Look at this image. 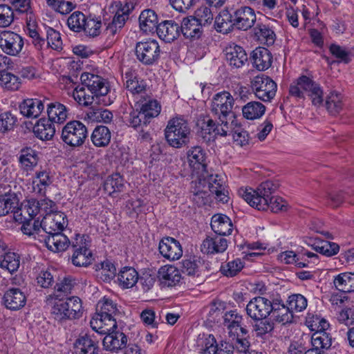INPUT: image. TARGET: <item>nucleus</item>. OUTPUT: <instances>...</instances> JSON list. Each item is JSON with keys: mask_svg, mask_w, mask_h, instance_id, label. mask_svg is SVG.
<instances>
[{"mask_svg": "<svg viewBox=\"0 0 354 354\" xmlns=\"http://www.w3.org/2000/svg\"><path fill=\"white\" fill-rule=\"evenodd\" d=\"M158 23V15L154 10L147 9L141 12L139 16V26L143 32H153L157 29Z\"/></svg>", "mask_w": 354, "mask_h": 354, "instance_id": "33", "label": "nucleus"}, {"mask_svg": "<svg viewBox=\"0 0 354 354\" xmlns=\"http://www.w3.org/2000/svg\"><path fill=\"white\" fill-rule=\"evenodd\" d=\"M195 347L198 354H216L217 351L216 339L211 334H199Z\"/></svg>", "mask_w": 354, "mask_h": 354, "instance_id": "28", "label": "nucleus"}, {"mask_svg": "<svg viewBox=\"0 0 354 354\" xmlns=\"http://www.w3.org/2000/svg\"><path fill=\"white\" fill-rule=\"evenodd\" d=\"M272 302L264 297H255L246 305L245 311L247 315L253 321L266 319L271 315Z\"/></svg>", "mask_w": 354, "mask_h": 354, "instance_id": "8", "label": "nucleus"}, {"mask_svg": "<svg viewBox=\"0 0 354 354\" xmlns=\"http://www.w3.org/2000/svg\"><path fill=\"white\" fill-rule=\"evenodd\" d=\"M326 107L331 115L338 114L344 107L343 96L337 91H331L326 99Z\"/></svg>", "mask_w": 354, "mask_h": 354, "instance_id": "47", "label": "nucleus"}, {"mask_svg": "<svg viewBox=\"0 0 354 354\" xmlns=\"http://www.w3.org/2000/svg\"><path fill=\"white\" fill-rule=\"evenodd\" d=\"M53 122L46 118L39 119L33 127L35 136L41 140H50L55 133Z\"/></svg>", "mask_w": 354, "mask_h": 354, "instance_id": "35", "label": "nucleus"}, {"mask_svg": "<svg viewBox=\"0 0 354 354\" xmlns=\"http://www.w3.org/2000/svg\"><path fill=\"white\" fill-rule=\"evenodd\" d=\"M266 112V106L259 102L252 101L247 103L242 108L243 116L250 120L261 118Z\"/></svg>", "mask_w": 354, "mask_h": 354, "instance_id": "42", "label": "nucleus"}, {"mask_svg": "<svg viewBox=\"0 0 354 354\" xmlns=\"http://www.w3.org/2000/svg\"><path fill=\"white\" fill-rule=\"evenodd\" d=\"M97 272L103 281H109L115 276L116 268L111 262L104 261L100 264V268H98Z\"/></svg>", "mask_w": 354, "mask_h": 354, "instance_id": "62", "label": "nucleus"}, {"mask_svg": "<svg viewBox=\"0 0 354 354\" xmlns=\"http://www.w3.org/2000/svg\"><path fill=\"white\" fill-rule=\"evenodd\" d=\"M73 253L71 260L74 266L86 267L91 263L93 260L92 252L82 238L80 241H78V239L76 240V243L73 244Z\"/></svg>", "mask_w": 354, "mask_h": 354, "instance_id": "16", "label": "nucleus"}, {"mask_svg": "<svg viewBox=\"0 0 354 354\" xmlns=\"http://www.w3.org/2000/svg\"><path fill=\"white\" fill-rule=\"evenodd\" d=\"M334 285L341 292H354V273L343 272L338 274L334 279Z\"/></svg>", "mask_w": 354, "mask_h": 354, "instance_id": "44", "label": "nucleus"}, {"mask_svg": "<svg viewBox=\"0 0 354 354\" xmlns=\"http://www.w3.org/2000/svg\"><path fill=\"white\" fill-rule=\"evenodd\" d=\"M23 46V39L18 34L6 30L0 32V48L7 55H17Z\"/></svg>", "mask_w": 354, "mask_h": 354, "instance_id": "12", "label": "nucleus"}, {"mask_svg": "<svg viewBox=\"0 0 354 354\" xmlns=\"http://www.w3.org/2000/svg\"><path fill=\"white\" fill-rule=\"evenodd\" d=\"M208 184L210 192L215 195L217 201L223 203L228 201L229 197L225 183L218 175H211L208 180Z\"/></svg>", "mask_w": 354, "mask_h": 354, "instance_id": "34", "label": "nucleus"}, {"mask_svg": "<svg viewBox=\"0 0 354 354\" xmlns=\"http://www.w3.org/2000/svg\"><path fill=\"white\" fill-rule=\"evenodd\" d=\"M42 240L46 247L54 252L66 250L71 243L68 237L61 232L45 234Z\"/></svg>", "mask_w": 354, "mask_h": 354, "instance_id": "21", "label": "nucleus"}, {"mask_svg": "<svg viewBox=\"0 0 354 354\" xmlns=\"http://www.w3.org/2000/svg\"><path fill=\"white\" fill-rule=\"evenodd\" d=\"M202 25L193 17L184 18L180 30L187 38L198 39L202 34Z\"/></svg>", "mask_w": 354, "mask_h": 354, "instance_id": "36", "label": "nucleus"}, {"mask_svg": "<svg viewBox=\"0 0 354 354\" xmlns=\"http://www.w3.org/2000/svg\"><path fill=\"white\" fill-rule=\"evenodd\" d=\"M124 187V179L118 173L109 176L104 183V189L110 196L122 192Z\"/></svg>", "mask_w": 354, "mask_h": 354, "instance_id": "49", "label": "nucleus"}, {"mask_svg": "<svg viewBox=\"0 0 354 354\" xmlns=\"http://www.w3.org/2000/svg\"><path fill=\"white\" fill-rule=\"evenodd\" d=\"M20 266V257L12 252H6L0 257V268L10 273L17 271Z\"/></svg>", "mask_w": 354, "mask_h": 354, "instance_id": "46", "label": "nucleus"}, {"mask_svg": "<svg viewBox=\"0 0 354 354\" xmlns=\"http://www.w3.org/2000/svg\"><path fill=\"white\" fill-rule=\"evenodd\" d=\"M52 183L49 172L41 170L35 173L32 181V191L41 196L46 193V188Z\"/></svg>", "mask_w": 354, "mask_h": 354, "instance_id": "38", "label": "nucleus"}, {"mask_svg": "<svg viewBox=\"0 0 354 354\" xmlns=\"http://www.w3.org/2000/svg\"><path fill=\"white\" fill-rule=\"evenodd\" d=\"M95 95L88 93L86 91V89L83 86H77L73 91V97L74 100L80 104L82 106H89L93 104L94 101Z\"/></svg>", "mask_w": 354, "mask_h": 354, "instance_id": "56", "label": "nucleus"}, {"mask_svg": "<svg viewBox=\"0 0 354 354\" xmlns=\"http://www.w3.org/2000/svg\"><path fill=\"white\" fill-rule=\"evenodd\" d=\"M115 330L113 329L106 334L103 339V346L106 350L115 351L124 348L127 345V336L122 332Z\"/></svg>", "mask_w": 354, "mask_h": 354, "instance_id": "25", "label": "nucleus"}, {"mask_svg": "<svg viewBox=\"0 0 354 354\" xmlns=\"http://www.w3.org/2000/svg\"><path fill=\"white\" fill-rule=\"evenodd\" d=\"M156 32L160 39L171 42L179 36L180 26L174 21H165L158 24Z\"/></svg>", "mask_w": 354, "mask_h": 354, "instance_id": "26", "label": "nucleus"}, {"mask_svg": "<svg viewBox=\"0 0 354 354\" xmlns=\"http://www.w3.org/2000/svg\"><path fill=\"white\" fill-rule=\"evenodd\" d=\"M17 205L16 197L10 195L0 196V216L9 214L16 208Z\"/></svg>", "mask_w": 354, "mask_h": 354, "instance_id": "61", "label": "nucleus"}, {"mask_svg": "<svg viewBox=\"0 0 354 354\" xmlns=\"http://www.w3.org/2000/svg\"><path fill=\"white\" fill-rule=\"evenodd\" d=\"M46 99L27 98L19 105L21 115L28 118H37L44 111V102Z\"/></svg>", "mask_w": 354, "mask_h": 354, "instance_id": "19", "label": "nucleus"}, {"mask_svg": "<svg viewBox=\"0 0 354 354\" xmlns=\"http://www.w3.org/2000/svg\"><path fill=\"white\" fill-rule=\"evenodd\" d=\"M255 34L259 41L268 46L272 45L276 39V35L273 30L264 24L258 25Z\"/></svg>", "mask_w": 354, "mask_h": 354, "instance_id": "54", "label": "nucleus"}, {"mask_svg": "<svg viewBox=\"0 0 354 354\" xmlns=\"http://www.w3.org/2000/svg\"><path fill=\"white\" fill-rule=\"evenodd\" d=\"M92 329L100 334L106 335L113 329H117L118 326L114 318H106L99 315H94L90 321Z\"/></svg>", "mask_w": 354, "mask_h": 354, "instance_id": "29", "label": "nucleus"}, {"mask_svg": "<svg viewBox=\"0 0 354 354\" xmlns=\"http://www.w3.org/2000/svg\"><path fill=\"white\" fill-rule=\"evenodd\" d=\"M22 224L21 231L24 234L32 236L34 239L43 241L42 239L45 234L43 233L41 222L39 220L32 223V220L28 219Z\"/></svg>", "mask_w": 354, "mask_h": 354, "instance_id": "50", "label": "nucleus"}, {"mask_svg": "<svg viewBox=\"0 0 354 354\" xmlns=\"http://www.w3.org/2000/svg\"><path fill=\"white\" fill-rule=\"evenodd\" d=\"M234 99L227 91H222L216 93L212 100L211 111L218 120L225 124H229L228 118L233 115V106Z\"/></svg>", "mask_w": 354, "mask_h": 354, "instance_id": "4", "label": "nucleus"}, {"mask_svg": "<svg viewBox=\"0 0 354 354\" xmlns=\"http://www.w3.org/2000/svg\"><path fill=\"white\" fill-rule=\"evenodd\" d=\"M140 111L145 118H152L160 114L161 106L157 100H149L142 105Z\"/></svg>", "mask_w": 354, "mask_h": 354, "instance_id": "57", "label": "nucleus"}, {"mask_svg": "<svg viewBox=\"0 0 354 354\" xmlns=\"http://www.w3.org/2000/svg\"><path fill=\"white\" fill-rule=\"evenodd\" d=\"M272 308L273 310H272L271 315L276 322L283 324L292 322V313L288 306L279 302H272Z\"/></svg>", "mask_w": 354, "mask_h": 354, "instance_id": "45", "label": "nucleus"}, {"mask_svg": "<svg viewBox=\"0 0 354 354\" xmlns=\"http://www.w3.org/2000/svg\"><path fill=\"white\" fill-rule=\"evenodd\" d=\"M118 311L117 304L111 299L104 297L97 304L95 315L106 318H114Z\"/></svg>", "mask_w": 354, "mask_h": 354, "instance_id": "48", "label": "nucleus"}, {"mask_svg": "<svg viewBox=\"0 0 354 354\" xmlns=\"http://www.w3.org/2000/svg\"><path fill=\"white\" fill-rule=\"evenodd\" d=\"M315 82L310 77L303 75L296 82H293L289 89L290 94L292 96L303 98L304 94H307Z\"/></svg>", "mask_w": 354, "mask_h": 354, "instance_id": "39", "label": "nucleus"}, {"mask_svg": "<svg viewBox=\"0 0 354 354\" xmlns=\"http://www.w3.org/2000/svg\"><path fill=\"white\" fill-rule=\"evenodd\" d=\"M40 222L44 234L62 232L68 225L66 216L62 212L44 215Z\"/></svg>", "mask_w": 354, "mask_h": 354, "instance_id": "11", "label": "nucleus"}, {"mask_svg": "<svg viewBox=\"0 0 354 354\" xmlns=\"http://www.w3.org/2000/svg\"><path fill=\"white\" fill-rule=\"evenodd\" d=\"M17 122V117L10 112L0 114V131L4 133L11 130Z\"/></svg>", "mask_w": 354, "mask_h": 354, "instance_id": "64", "label": "nucleus"}, {"mask_svg": "<svg viewBox=\"0 0 354 354\" xmlns=\"http://www.w3.org/2000/svg\"><path fill=\"white\" fill-rule=\"evenodd\" d=\"M75 354H99L98 343L90 335H84L79 337L74 343Z\"/></svg>", "mask_w": 354, "mask_h": 354, "instance_id": "23", "label": "nucleus"}, {"mask_svg": "<svg viewBox=\"0 0 354 354\" xmlns=\"http://www.w3.org/2000/svg\"><path fill=\"white\" fill-rule=\"evenodd\" d=\"M244 265L240 259H236L229 261L226 265L221 267V271L227 277L235 276L243 268Z\"/></svg>", "mask_w": 354, "mask_h": 354, "instance_id": "63", "label": "nucleus"}, {"mask_svg": "<svg viewBox=\"0 0 354 354\" xmlns=\"http://www.w3.org/2000/svg\"><path fill=\"white\" fill-rule=\"evenodd\" d=\"M87 129L80 121H70L66 124L62 131L61 138L67 145L77 147L82 145L87 138Z\"/></svg>", "mask_w": 354, "mask_h": 354, "instance_id": "5", "label": "nucleus"}, {"mask_svg": "<svg viewBox=\"0 0 354 354\" xmlns=\"http://www.w3.org/2000/svg\"><path fill=\"white\" fill-rule=\"evenodd\" d=\"M250 86L255 96L263 101L270 102L276 95L277 86L270 77L264 75L254 77Z\"/></svg>", "mask_w": 354, "mask_h": 354, "instance_id": "7", "label": "nucleus"}, {"mask_svg": "<svg viewBox=\"0 0 354 354\" xmlns=\"http://www.w3.org/2000/svg\"><path fill=\"white\" fill-rule=\"evenodd\" d=\"M256 21V14L250 7L243 6L234 12V23L238 29L247 30Z\"/></svg>", "mask_w": 354, "mask_h": 354, "instance_id": "20", "label": "nucleus"}, {"mask_svg": "<svg viewBox=\"0 0 354 354\" xmlns=\"http://www.w3.org/2000/svg\"><path fill=\"white\" fill-rule=\"evenodd\" d=\"M225 58L229 64L236 68L242 67L248 61L245 50L235 44L230 45L225 48Z\"/></svg>", "mask_w": 354, "mask_h": 354, "instance_id": "22", "label": "nucleus"}, {"mask_svg": "<svg viewBox=\"0 0 354 354\" xmlns=\"http://www.w3.org/2000/svg\"><path fill=\"white\" fill-rule=\"evenodd\" d=\"M21 82L20 78L6 71H0V86L8 91H15L19 89Z\"/></svg>", "mask_w": 354, "mask_h": 354, "instance_id": "43", "label": "nucleus"}, {"mask_svg": "<svg viewBox=\"0 0 354 354\" xmlns=\"http://www.w3.org/2000/svg\"><path fill=\"white\" fill-rule=\"evenodd\" d=\"M158 278L164 287H176L182 282L180 270L173 265L161 266L158 271Z\"/></svg>", "mask_w": 354, "mask_h": 354, "instance_id": "15", "label": "nucleus"}, {"mask_svg": "<svg viewBox=\"0 0 354 354\" xmlns=\"http://www.w3.org/2000/svg\"><path fill=\"white\" fill-rule=\"evenodd\" d=\"M160 254L166 259L174 261L183 256V248L180 242L172 237H165L159 243Z\"/></svg>", "mask_w": 354, "mask_h": 354, "instance_id": "14", "label": "nucleus"}, {"mask_svg": "<svg viewBox=\"0 0 354 354\" xmlns=\"http://www.w3.org/2000/svg\"><path fill=\"white\" fill-rule=\"evenodd\" d=\"M277 185L271 180L261 183L257 189L241 188L239 194L252 207L267 210Z\"/></svg>", "mask_w": 354, "mask_h": 354, "instance_id": "1", "label": "nucleus"}, {"mask_svg": "<svg viewBox=\"0 0 354 354\" xmlns=\"http://www.w3.org/2000/svg\"><path fill=\"white\" fill-rule=\"evenodd\" d=\"M306 323L310 330L315 331V333L327 330L330 327L328 321L317 315L308 314L306 317Z\"/></svg>", "mask_w": 354, "mask_h": 354, "instance_id": "52", "label": "nucleus"}, {"mask_svg": "<svg viewBox=\"0 0 354 354\" xmlns=\"http://www.w3.org/2000/svg\"><path fill=\"white\" fill-rule=\"evenodd\" d=\"M227 248V241L226 239L215 236L214 237L208 236L201 245V251L206 254H215L223 252Z\"/></svg>", "mask_w": 354, "mask_h": 354, "instance_id": "31", "label": "nucleus"}, {"mask_svg": "<svg viewBox=\"0 0 354 354\" xmlns=\"http://www.w3.org/2000/svg\"><path fill=\"white\" fill-rule=\"evenodd\" d=\"M86 16L80 11L73 12L67 19V25L70 30L80 32L85 26Z\"/></svg>", "mask_w": 354, "mask_h": 354, "instance_id": "55", "label": "nucleus"}, {"mask_svg": "<svg viewBox=\"0 0 354 354\" xmlns=\"http://www.w3.org/2000/svg\"><path fill=\"white\" fill-rule=\"evenodd\" d=\"M139 275L138 272L132 267H124L118 274V282L123 288H133L138 282Z\"/></svg>", "mask_w": 354, "mask_h": 354, "instance_id": "37", "label": "nucleus"}, {"mask_svg": "<svg viewBox=\"0 0 354 354\" xmlns=\"http://www.w3.org/2000/svg\"><path fill=\"white\" fill-rule=\"evenodd\" d=\"M73 287V283L71 278L65 277L60 282L57 283L55 286V291L53 295H50L48 300L50 301L51 297H58L62 296V294L67 295L71 293Z\"/></svg>", "mask_w": 354, "mask_h": 354, "instance_id": "59", "label": "nucleus"}, {"mask_svg": "<svg viewBox=\"0 0 354 354\" xmlns=\"http://www.w3.org/2000/svg\"><path fill=\"white\" fill-rule=\"evenodd\" d=\"M91 139L92 143L97 147H107L111 139V131L105 126H97L93 131Z\"/></svg>", "mask_w": 354, "mask_h": 354, "instance_id": "40", "label": "nucleus"}, {"mask_svg": "<svg viewBox=\"0 0 354 354\" xmlns=\"http://www.w3.org/2000/svg\"><path fill=\"white\" fill-rule=\"evenodd\" d=\"M223 324L230 337L237 336L239 333L246 335L248 330L241 326L243 316L235 310H230L223 315Z\"/></svg>", "mask_w": 354, "mask_h": 354, "instance_id": "18", "label": "nucleus"}, {"mask_svg": "<svg viewBox=\"0 0 354 354\" xmlns=\"http://www.w3.org/2000/svg\"><path fill=\"white\" fill-rule=\"evenodd\" d=\"M3 301L7 308L16 310L26 304V297L19 288H10L4 294Z\"/></svg>", "mask_w": 354, "mask_h": 354, "instance_id": "24", "label": "nucleus"}, {"mask_svg": "<svg viewBox=\"0 0 354 354\" xmlns=\"http://www.w3.org/2000/svg\"><path fill=\"white\" fill-rule=\"evenodd\" d=\"M190 127L184 118L176 117L170 119L165 129L167 143L176 149L182 148L189 141Z\"/></svg>", "mask_w": 354, "mask_h": 354, "instance_id": "3", "label": "nucleus"}, {"mask_svg": "<svg viewBox=\"0 0 354 354\" xmlns=\"http://www.w3.org/2000/svg\"><path fill=\"white\" fill-rule=\"evenodd\" d=\"M46 40L48 46L53 50L62 49V40L60 33L50 27L46 28Z\"/></svg>", "mask_w": 354, "mask_h": 354, "instance_id": "60", "label": "nucleus"}, {"mask_svg": "<svg viewBox=\"0 0 354 354\" xmlns=\"http://www.w3.org/2000/svg\"><path fill=\"white\" fill-rule=\"evenodd\" d=\"M315 250L326 257H332L338 253L339 247L333 242L315 239L313 245Z\"/></svg>", "mask_w": 354, "mask_h": 354, "instance_id": "51", "label": "nucleus"}, {"mask_svg": "<svg viewBox=\"0 0 354 354\" xmlns=\"http://www.w3.org/2000/svg\"><path fill=\"white\" fill-rule=\"evenodd\" d=\"M186 159L194 173L198 174L206 170V153L201 147H188L186 151Z\"/></svg>", "mask_w": 354, "mask_h": 354, "instance_id": "13", "label": "nucleus"}, {"mask_svg": "<svg viewBox=\"0 0 354 354\" xmlns=\"http://www.w3.org/2000/svg\"><path fill=\"white\" fill-rule=\"evenodd\" d=\"M160 46L155 39L137 43L136 55L139 61L145 64L150 65L154 63L160 57Z\"/></svg>", "mask_w": 354, "mask_h": 354, "instance_id": "9", "label": "nucleus"}, {"mask_svg": "<svg viewBox=\"0 0 354 354\" xmlns=\"http://www.w3.org/2000/svg\"><path fill=\"white\" fill-rule=\"evenodd\" d=\"M38 152L30 148L26 147L21 149L18 156L19 167L26 176L32 172L39 162Z\"/></svg>", "mask_w": 354, "mask_h": 354, "instance_id": "17", "label": "nucleus"}, {"mask_svg": "<svg viewBox=\"0 0 354 354\" xmlns=\"http://www.w3.org/2000/svg\"><path fill=\"white\" fill-rule=\"evenodd\" d=\"M51 314L58 322L80 319L83 314L82 300L75 296L66 299L51 297Z\"/></svg>", "mask_w": 354, "mask_h": 354, "instance_id": "2", "label": "nucleus"}, {"mask_svg": "<svg viewBox=\"0 0 354 354\" xmlns=\"http://www.w3.org/2000/svg\"><path fill=\"white\" fill-rule=\"evenodd\" d=\"M235 26L234 16L227 10H223L219 12L215 19V28L218 32L226 34Z\"/></svg>", "mask_w": 354, "mask_h": 354, "instance_id": "41", "label": "nucleus"}, {"mask_svg": "<svg viewBox=\"0 0 354 354\" xmlns=\"http://www.w3.org/2000/svg\"><path fill=\"white\" fill-rule=\"evenodd\" d=\"M198 133L206 141L218 136H226L230 131L229 124L218 121L217 124L209 116L201 117L196 123Z\"/></svg>", "mask_w": 354, "mask_h": 354, "instance_id": "6", "label": "nucleus"}, {"mask_svg": "<svg viewBox=\"0 0 354 354\" xmlns=\"http://www.w3.org/2000/svg\"><path fill=\"white\" fill-rule=\"evenodd\" d=\"M288 308L292 313L293 312H301L305 310L308 305L306 298L300 294L292 295L288 298Z\"/></svg>", "mask_w": 354, "mask_h": 354, "instance_id": "58", "label": "nucleus"}, {"mask_svg": "<svg viewBox=\"0 0 354 354\" xmlns=\"http://www.w3.org/2000/svg\"><path fill=\"white\" fill-rule=\"evenodd\" d=\"M252 62L254 67L258 71H265L272 64V54L267 48L258 47L252 51Z\"/></svg>", "mask_w": 354, "mask_h": 354, "instance_id": "27", "label": "nucleus"}, {"mask_svg": "<svg viewBox=\"0 0 354 354\" xmlns=\"http://www.w3.org/2000/svg\"><path fill=\"white\" fill-rule=\"evenodd\" d=\"M82 85L95 95L105 96L109 91V86L107 81L101 76L90 73H83L80 77Z\"/></svg>", "mask_w": 354, "mask_h": 354, "instance_id": "10", "label": "nucleus"}, {"mask_svg": "<svg viewBox=\"0 0 354 354\" xmlns=\"http://www.w3.org/2000/svg\"><path fill=\"white\" fill-rule=\"evenodd\" d=\"M211 227L217 234L230 235L233 230V224L230 218L225 214H218L212 216Z\"/></svg>", "mask_w": 354, "mask_h": 354, "instance_id": "30", "label": "nucleus"}, {"mask_svg": "<svg viewBox=\"0 0 354 354\" xmlns=\"http://www.w3.org/2000/svg\"><path fill=\"white\" fill-rule=\"evenodd\" d=\"M68 109L59 102H53L47 104L48 120L58 124L64 123L68 116Z\"/></svg>", "mask_w": 354, "mask_h": 354, "instance_id": "32", "label": "nucleus"}, {"mask_svg": "<svg viewBox=\"0 0 354 354\" xmlns=\"http://www.w3.org/2000/svg\"><path fill=\"white\" fill-rule=\"evenodd\" d=\"M311 342L313 347L324 350L331 346L332 338L326 330H322L313 333L311 337Z\"/></svg>", "mask_w": 354, "mask_h": 354, "instance_id": "53", "label": "nucleus"}]
</instances>
